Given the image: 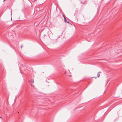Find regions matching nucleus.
Instances as JSON below:
<instances>
[{
  "label": "nucleus",
  "instance_id": "2",
  "mask_svg": "<svg viewBox=\"0 0 122 122\" xmlns=\"http://www.w3.org/2000/svg\"><path fill=\"white\" fill-rule=\"evenodd\" d=\"M64 21L65 22H66V18L64 16Z\"/></svg>",
  "mask_w": 122,
  "mask_h": 122
},
{
  "label": "nucleus",
  "instance_id": "3",
  "mask_svg": "<svg viewBox=\"0 0 122 122\" xmlns=\"http://www.w3.org/2000/svg\"><path fill=\"white\" fill-rule=\"evenodd\" d=\"M100 72H99L97 73V76H98V77H99L100 76V74H99V73H100Z\"/></svg>",
  "mask_w": 122,
  "mask_h": 122
},
{
  "label": "nucleus",
  "instance_id": "8",
  "mask_svg": "<svg viewBox=\"0 0 122 122\" xmlns=\"http://www.w3.org/2000/svg\"><path fill=\"white\" fill-rule=\"evenodd\" d=\"M0 117H1L0 116Z\"/></svg>",
  "mask_w": 122,
  "mask_h": 122
},
{
  "label": "nucleus",
  "instance_id": "6",
  "mask_svg": "<svg viewBox=\"0 0 122 122\" xmlns=\"http://www.w3.org/2000/svg\"><path fill=\"white\" fill-rule=\"evenodd\" d=\"M22 46H22V45H21V48H22Z\"/></svg>",
  "mask_w": 122,
  "mask_h": 122
},
{
  "label": "nucleus",
  "instance_id": "1",
  "mask_svg": "<svg viewBox=\"0 0 122 122\" xmlns=\"http://www.w3.org/2000/svg\"><path fill=\"white\" fill-rule=\"evenodd\" d=\"M29 82H31V83H33L34 82V80L33 79H32L29 81Z\"/></svg>",
  "mask_w": 122,
  "mask_h": 122
},
{
  "label": "nucleus",
  "instance_id": "5",
  "mask_svg": "<svg viewBox=\"0 0 122 122\" xmlns=\"http://www.w3.org/2000/svg\"><path fill=\"white\" fill-rule=\"evenodd\" d=\"M67 23H68V24H70V23L68 21H66V22Z\"/></svg>",
  "mask_w": 122,
  "mask_h": 122
},
{
  "label": "nucleus",
  "instance_id": "4",
  "mask_svg": "<svg viewBox=\"0 0 122 122\" xmlns=\"http://www.w3.org/2000/svg\"><path fill=\"white\" fill-rule=\"evenodd\" d=\"M30 84L31 85V86H32V87H34V86L32 84H30Z\"/></svg>",
  "mask_w": 122,
  "mask_h": 122
},
{
  "label": "nucleus",
  "instance_id": "7",
  "mask_svg": "<svg viewBox=\"0 0 122 122\" xmlns=\"http://www.w3.org/2000/svg\"><path fill=\"white\" fill-rule=\"evenodd\" d=\"M5 0H4L3 1V2H4V1H5Z\"/></svg>",
  "mask_w": 122,
  "mask_h": 122
},
{
  "label": "nucleus",
  "instance_id": "9",
  "mask_svg": "<svg viewBox=\"0 0 122 122\" xmlns=\"http://www.w3.org/2000/svg\"><path fill=\"white\" fill-rule=\"evenodd\" d=\"M46 0H45V1H46Z\"/></svg>",
  "mask_w": 122,
  "mask_h": 122
}]
</instances>
